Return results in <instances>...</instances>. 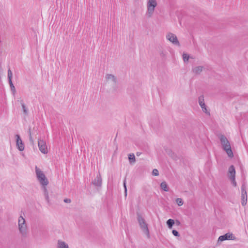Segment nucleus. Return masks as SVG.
Instances as JSON below:
<instances>
[{"instance_id": "nucleus-1", "label": "nucleus", "mask_w": 248, "mask_h": 248, "mask_svg": "<svg viewBox=\"0 0 248 248\" xmlns=\"http://www.w3.org/2000/svg\"><path fill=\"white\" fill-rule=\"evenodd\" d=\"M219 138L222 146V148L226 151L229 157H232L233 156V154L231 149L230 143L227 138L224 135H221Z\"/></svg>"}, {"instance_id": "nucleus-2", "label": "nucleus", "mask_w": 248, "mask_h": 248, "mask_svg": "<svg viewBox=\"0 0 248 248\" xmlns=\"http://www.w3.org/2000/svg\"><path fill=\"white\" fill-rule=\"evenodd\" d=\"M35 172L38 181L43 186H46L48 184V181L43 172L39 168L35 167Z\"/></svg>"}, {"instance_id": "nucleus-3", "label": "nucleus", "mask_w": 248, "mask_h": 248, "mask_svg": "<svg viewBox=\"0 0 248 248\" xmlns=\"http://www.w3.org/2000/svg\"><path fill=\"white\" fill-rule=\"evenodd\" d=\"M18 229L23 236H26L27 227L25 223V219L22 216H20L18 218Z\"/></svg>"}, {"instance_id": "nucleus-4", "label": "nucleus", "mask_w": 248, "mask_h": 248, "mask_svg": "<svg viewBox=\"0 0 248 248\" xmlns=\"http://www.w3.org/2000/svg\"><path fill=\"white\" fill-rule=\"evenodd\" d=\"M157 5L156 0H149L147 2V10L146 15L148 17H151Z\"/></svg>"}, {"instance_id": "nucleus-5", "label": "nucleus", "mask_w": 248, "mask_h": 248, "mask_svg": "<svg viewBox=\"0 0 248 248\" xmlns=\"http://www.w3.org/2000/svg\"><path fill=\"white\" fill-rule=\"evenodd\" d=\"M138 220L142 231L145 232V233L149 235V231L148 228V225L146 223L145 219L141 217V216L139 215L138 216Z\"/></svg>"}, {"instance_id": "nucleus-6", "label": "nucleus", "mask_w": 248, "mask_h": 248, "mask_svg": "<svg viewBox=\"0 0 248 248\" xmlns=\"http://www.w3.org/2000/svg\"><path fill=\"white\" fill-rule=\"evenodd\" d=\"M241 203L243 206H245L247 204V194L246 191V185L243 183L241 186Z\"/></svg>"}, {"instance_id": "nucleus-7", "label": "nucleus", "mask_w": 248, "mask_h": 248, "mask_svg": "<svg viewBox=\"0 0 248 248\" xmlns=\"http://www.w3.org/2000/svg\"><path fill=\"white\" fill-rule=\"evenodd\" d=\"M38 145L39 150L43 154H46L48 152L47 146L46 141L43 140L38 139Z\"/></svg>"}, {"instance_id": "nucleus-8", "label": "nucleus", "mask_w": 248, "mask_h": 248, "mask_svg": "<svg viewBox=\"0 0 248 248\" xmlns=\"http://www.w3.org/2000/svg\"><path fill=\"white\" fill-rule=\"evenodd\" d=\"M167 39L174 45L180 46V43L177 39V36L172 33H169L166 36Z\"/></svg>"}, {"instance_id": "nucleus-9", "label": "nucleus", "mask_w": 248, "mask_h": 248, "mask_svg": "<svg viewBox=\"0 0 248 248\" xmlns=\"http://www.w3.org/2000/svg\"><path fill=\"white\" fill-rule=\"evenodd\" d=\"M234 239L235 236L232 233H227L224 235L220 236L218 239V242H222L226 240H234Z\"/></svg>"}, {"instance_id": "nucleus-10", "label": "nucleus", "mask_w": 248, "mask_h": 248, "mask_svg": "<svg viewBox=\"0 0 248 248\" xmlns=\"http://www.w3.org/2000/svg\"><path fill=\"white\" fill-rule=\"evenodd\" d=\"M13 74L11 70L9 69L8 70V79L9 83L11 88V91L14 94L16 92V88L14 86V84L12 82V78Z\"/></svg>"}, {"instance_id": "nucleus-11", "label": "nucleus", "mask_w": 248, "mask_h": 248, "mask_svg": "<svg viewBox=\"0 0 248 248\" xmlns=\"http://www.w3.org/2000/svg\"><path fill=\"white\" fill-rule=\"evenodd\" d=\"M16 144L19 151H22L24 149V145L22 142L20 136L18 134L16 135Z\"/></svg>"}, {"instance_id": "nucleus-12", "label": "nucleus", "mask_w": 248, "mask_h": 248, "mask_svg": "<svg viewBox=\"0 0 248 248\" xmlns=\"http://www.w3.org/2000/svg\"><path fill=\"white\" fill-rule=\"evenodd\" d=\"M92 183L96 186H101L102 185V178L100 173H98L94 179L92 181Z\"/></svg>"}, {"instance_id": "nucleus-13", "label": "nucleus", "mask_w": 248, "mask_h": 248, "mask_svg": "<svg viewBox=\"0 0 248 248\" xmlns=\"http://www.w3.org/2000/svg\"><path fill=\"white\" fill-rule=\"evenodd\" d=\"M229 172L230 175V178H232V179L235 178V170L234 167L233 165H231L229 168Z\"/></svg>"}, {"instance_id": "nucleus-14", "label": "nucleus", "mask_w": 248, "mask_h": 248, "mask_svg": "<svg viewBox=\"0 0 248 248\" xmlns=\"http://www.w3.org/2000/svg\"><path fill=\"white\" fill-rule=\"evenodd\" d=\"M106 78L108 80H111L113 82L114 84H116L117 82L116 78L113 75L107 74L106 75Z\"/></svg>"}, {"instance_id": "nucleus-15", "label": "nucleus", "mask_w": 248, "mask_h": 248, "mask_svg": "<svg viewBox=\"0 0 248 248\" xmlns=\"http://www.w3.org/2000/svg\"><path fill=\"white\" fill-rule=\"evenodd\" d=\"M199 104H200V106L201 107L202 110L204 111L203 109V108H204V107H206V105L204 102L203 95H201L199 97Z\"/></svg>"}, {"instance_id": "nucleus-16", "label": "nucleus", "mask_w": 248, "mask_h": 248, "mask_svg": "<svg viewBox=\"0 0 248 248\" xmlns=\"http://www.w3.org/2000/svg\"><path fill=\"white\" fill-rule=\"evenodd\" d=\"M58 248H69V247L65 242L59 240L58 242Z\"/></svg>"}, {"instance_id": "nucleus-17", "label": "nucleus", "mask_w": 248, "mask_h": 248, "mask_svg": "<svg viewBox=\"0 0 248 248\" xmlns=\"http://www.w3.org/2000/svg\"><path fill=\"white\" fill-rule=\"evenodd\" d=\"M203 66H199L193 69V72L196 74H200L203 70Z\"/></svg>"}, {"instance_id": "nucleus-18", "label": "nucleus", "mask_w": 248, "mask_h": 248, "mask_svg": "<svg viewBox=\"0 0 248 248\" xmlns=\"http://www.w3.org/2000/svg\"><path fill=\"white\" fill-rule=\"evenodd\" d=\"M128 160L130 164H132L136 162L135 156L134 154H130L128 155Z\"/></svg>"}, {"instance_id": "nucleus-19", "label": "nucleus", "mask_w": 248, "mask_h": 248, "mask_svg": "<svg viewBox=\"0 0 248 248\" xmlns=\"http://www.w3.org/2000/svg\"><path fill=\"white\" fill-rule=\"evenodd\" d=\"M160 187L164 191L167 192L169 190V188L168 186V185L166 182H163L160 184Z\"/></svg>"}, {"instance_id": "nucleus-20", "label": "nucleus", "mask_w": 248, "mask_h": 248, "mask_svg": "<svg viewBox=\"0 0 248 248\" xmlns=\"http://www.w3.org/2000/svg\"><path fill=\"white\" fill-rule=\"evenodd\" d=\"M174 224V221L172 219H169L167 221V224L169 228L171 229Z\"/></svg>"}, {"instance_id": "nucleus-21", "label": "nucleus", "mask_w": 248, "mask_h": 248, "mask_svg": "<svg viewBox=\"0 0 248 248\" xmlns=\"http://www.w3.org/2000/svg\"><path fill=\"white\" fill-rule=\"evenodd\" d=\"M176 202L179 206H181L183 204L184 202L181 198H177L176 200Z\"/></svg>"}, {"instance_id": "nucleus-22", "label": "nucleus", "mask_w": 248, "mask_h": 248, "mask_svg": "<svg viewBox=\"0 0 248 248\" xmlns=\"http://www.w3.org/2000/svg\"><path fill=\"white\" fill-rule=\"evenodd\" d=\"M189 58V55H188L187 54H186V53H184L183 54V59L185 62L188 61Z\"/></svg>"}, {"instance_id": "nucleus-23", "label": "nucleus", "mask_w": 248, "mask_h": 248, "mask_svg": "<svg viewBox=\"0 0 248 248\" xmlns=\"http://www.w3.org/2000/svg\"><path fill=\"white\" fill-rule=\"evenodd\" d=\"M21 106H22V108L23 109L24 112L25 114H27V108H26L25 104H24V103L22 101H21Z\"/></svg>"}, {"instance_id": "nucleus-24", "label": "nucleus", "mask_w": 248, "mask_h": 248, "mask_svg": "<svg viewBox=\"0 0 248 248\" xmlns=\"http://www.w3.org/2000/svg\"><path fill=\"white\" fill-rule=\"evenodd\" d=\"M152 173L155 176H158L159 175L158 170L156 169L153 170Z\"/></svg>"}, {"instance_id": "nucleus-25", "label": "nucleus", "mask_w": 248, "mask_h": 248, "mask_svg": "<svg viewBox=\"0 0 248 248\" xmlns=\"http://www.w3.org/2000/svg\"><path fill=\"white\" fill-rule=\"evenodd\" d=\"M172 233L175 236H180V234H179V232L175 230H172Z\"/></svg>"}, {"instance_id": "nucleus-26", "label": "nucleus", "mask_w": 248, "mask_h": 248, "mask_svg": "<svg viewBox=\"0 0 248 248\" xmlns=\"http://www.w3.org/2000/svg\"><path fill=\"white\" fill-rule=\"evenodd\" d=\"M124 193H125V195H127V188H126V179H125V178L124 179Z\"/></svg>"}, {"instance_id": "nucleus-27", "label": "nucleus", "mask_w": 248, "mask_h": 248, "mask_svg": "<svg viewBox=\"0 0 248 248\" xmlns=\"http://www.w3.org/2000/svg\"><path fill=\"white\" fill-rule=\"evenodd\" d=\"M44 186V187H43L44 193V196H45V195H46V194H48V192L47 191L46 188V186Z\"/></svg>"}, {"instance_id": "nucleus-28", "label": "nucleus", "mask_w": 248, "mask_h": 248, "mask_svg": "<svg viewBox=\"0 0 248 248\" xmlns=\"http://www.w3.org/2000/svg\"><path fill=\"white\" fill-rule=\"evenodd\" d=\"M45 199L46 201H47L48 203H49V195L48 194H46V195H45Z\"/></svg>"}, {"instance_id": "nucleus-29", "label": "nucleus", "mask_w": 248, "mask_h": 248, "mask_svg": "<svg viewBox=\"0 0 248 248\" xmlns=\"http://www.w3.org/2000/svg\"><path fill=\"white\" fill-rule=\"evenodd\" d=\"M230 179H231V181L232 182V183L233 184V186H236V181L235 180V178L233 179L232 178H231Z\"/></svg>"}, {"instance_id": "nucleus-30", "label": "nucleus", "mask_w": 248, "mask_h": 248, "mask_svg": "<svg viewBox=\"0 0 248 248\" xmlns=\"http://www.w3.org/2000/svg\"><path fill=\"white\" fill-rule=\"evenodd\" d=\"M29 134H30V140L31 142L33 143V140L32 138L31 135V132L30 130H29Z\"/></svg>"}, {"instance_id": "nucleus-31", "label": "nucleus", "mask_w": 248, "mask_h": 248, "mask_svg": "<svg viewBox=\"0 0 248 248\" xmlns=\"http://www.w3.org/2000/svg\"><path fill=\"white\" fill-rule=\"evenodd\" d=\"M64 202L65 203H70L71 201V200L70 199H67H67H65L64 200Z\"/></svg>"}, {"instance_id": "nucleus-32", "label": "nucleus", "mask_w": 248, "mask_h": 248, "mask_svg": "<svg viewBox=\"0 0 248 248\" xmlns=\"http://www.w3.org/2000/svg\"><path fill=\"white\" fill-rule=\"evenodd\" d=\"M203 109H204V111H203V112H205V113H208V114H209V112L207 111V108H206V107H204V108H203Z\"/></svg>"}, {"instance_id": "nucleus-33", "label": "nucleus", "mask_w": 248, "mask_h": 248, "mask_svg": "<svg viewBox=\"0 0 248 248\" xmlns=\"http://www.w3.org/2000/svg\"><path fill=\"white\" fill-rule=\"evenodd\" d=\"M136 154H137V156H139V155H140L141 153L137 152Z\"/></svg>"}, {"instance_id": "nucleus-34", "label": "nucleus", "mask_w": 248, "mask_h": 248, "mask_svg": "<svg viewBox=\"0 0 248 248\" xmlns=\"http://www.w3.org/2000/svg\"><path fill=\"white\" fill-rule=\"evenodd\" d=\"M176 222L177 225H179L180 224V222L179 220H176Z\"/></svg>"}]
</instances>
